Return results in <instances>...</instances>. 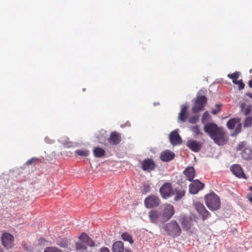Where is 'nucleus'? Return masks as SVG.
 I'll return each mask as SVG.
<instances>
[{
	"label": "nucleus",
	"mask_w": 252,
	"mask_h": 252,
	"mask_svg": "<svg viewBox=\"0 0 252 252\" xmlns=\"http://www.w3.org/2000/svg\"><path fill=\"white\" fill-rule=\"evenodd\" d=\"M246 95H248L250 98H252V94L251 93H247Z\"/></svg>",
	"instance_id": "nucleus-44"
},
{
	"label": "nucleus",
	"mask_w": 252,
	"mask_h": 252,
	"mask_svg": "<svg viewBox=\"0 0 252 252\" xmlns=\"http://www.w3.org/2000/svg\"><path fill=\"white\" fill-rule=\"evenodd\" d=\"M210 138L218 145H223L225 142L226 136L223 129L220 127Z\"/></svg>",
	"instance_id": "nucleus-6"
},
{
	"label": "nucleus",
	"mask_w": 252,
	"mask_h": 252,
	"mask_svg": "<svg viewBox=\"0 0 252 252\" xmlns=\"http://www.w3.org/2000/svg\"><path fill=\"white\" fill-rule=\"evenodd\" d=\"M175 157L174 153L169 151L165 150L162 152L160 155V159L165 162H167L171 160Z\"/></svg>",
	"instance_id": "nucleus-21"
},
{
	"label": "nucleus",
	"mask_w": 252,
	"mask_h": 252,
	"mask_svg": "<svg viewBox=\"0 0 252 252\" xmlns=\"http://www.w3.org/2000/svg\"><path fill=\"white\" fill-rule=\"evenodd\" d=\"M191 182V183L189 185V191L191 194L197 193L204 187V184L198 180H192Z\"/></svg>",
	"instance_id": "nucleus-13"
},
{
	"label": "nucleus",
	"mask_w": 252,
	"mask_h": 252,
	"mask_svg": "<svg viewBox=\"0 0 252 252\" xmlns=\"http://www.w3.org/2000/svg\"><path fill=\"white\" fill-rule=\"evenodd\" d=\"M169 140L173 145H177L181 144L182 139L177 131H172L169 135Z\"/></svg>",
	"instance_id": "nucleus-16"
},
{
	"label": "nucleus",
	"mask_w": 252,
	"mask_h": 252,
	"mask_svg": "<svg viewBox=\"0 0 252 252\" xmlns=\"http://www.w3.org/2000/svg\"><path fill=\"white\" fill-rule=\"evenodd\" d=\"M249 86H250V87L252 88V79L249 81Z\"/></svg>",
	"instance_id": "nucleus-45"
},
{
	"label": "nucleus",
	"mask_w": 252,
	"mask_h": 252,
	"mask_svg": "<svg viewBox=\"0 0 252 252\" xmlns=\"http://www.w3.org/2000/svg\"><path fill=\"white\" fill-rule=\"evenodd\" d=\"M204 199L206 206L211 211L218 210L220 208V199L215 193L212 192L207 194Z\"/></svg>",
	"instance_id": "nucleus-2"
},
{
	"label": "nucleus",
	"mask_w": 252,
	"mask_h": 252,
	"mask_svg": "<svg viewBox=\"0 0 252 252\" xmlns=\"http://www.w3.org/2000/svg\"><path fill=\"white\" fill-rule=\"evenodd\" d=\"M1 238L2 245L5 249L9 250L14 246V238L10 233H3Z\"/></svg>",
	"instance_id": "nucleus-9"
},
{
	"label": "nucleus",
	"mask_w": 252,
	"mask_h": 252,
	"mask_svg": "<svg viewBox=\"0 0 252 252\" xmlns=\"http://www.w3.org/2000/svg\"><path fill=\"white\" fill-rule=\"evenodd\" d=\"M155 167V162L151 158L145 159L141 162V168L145 171L151 172L154 170Z\"/></svg>",
	"instance_id": "nucleus-14"
},
{
	"label": "nucleus",
	"mask_w": 252,
	"mask_h": 252,
	"mask_svg": "<svg viewBox=\"0 0 252 252\" xmlns=\"http://www.w3.org/2000/svg\"><path fill=\"white\" fill-rule=\"evenodd\" d=\"M249 189L252 191V187H250Z\"/></svg>",
	"instance_id": "nucleus-49"
},
{
	"label": "nucleus",
	"mask_w": 252,
	"mask_h": 252,
	"mask_svg": "<svg viewBox=\"0 0 252 252\" xmlns=\"http://www.w3.org/2000/svg\"><path fill=\"white\" fill-rule=\"evenodd\" d=\"M175 197L174 200L176 201H179L185 196L186 189L183 187L176 188L173 191Z\"/></svg>",
	"instance_id": "nucleus-20"
},
{
	"label": "nucleus",
	"mask_w": 252,
	"mask_h": 252,
	"mask_svg": "<svg viewBox=\"0 0 252 252\" xmlns=\"http://www.w3.org/2000/svg\"><path fill=\"white\" fill-rule=\"evenodd\" d=\"M80 240L76 244V249L85 250L88 246L93 247L94 244L93 240L85 233H83L79 237Z\"/></svg>",
	"instance_id": "nucleus-3"
},
{
	"label": "nucleus",
	"mask_w": 252,
	"mask_h": 252,
	"mask_svg": "<svg viewBox=\"0 0 252 252\" xmlns=\"http://www.w3.org/2000/svg\"><path fill=\"white\" fill-rule=\"evenodd\" d=\"M162 220L164 222L167 221L175 213L174 208L170 204L166 203L163 205L162 209L161 211Z\"/></svg>",
	"instance_id": "nucleus-4"
},
{
	"label": "nucleus",
	"mask_w": 252,
	"mask_h": 252,
	"mask_svg": "<svg viewBox=\"0 0 252 252\" xmlns=\"http://www.w3.org/2000/svg\"><path fill=\"white\" fill-rule=\"evenodd\" d=\"M194 206L198 214L201 217L203 221H204L210 217V213L202 203L196 202L194 204Z\"/></svg>",
	"instance_id": "nucleus-10"
},
{
	"label": "nucleus",
	"mask_w": 252,
	"mask_h": 252,
	"mask_svg": "<svg viewBox=\"0 0 252 252\" xmlns=\"http://www.w3.org/2000/svg\"><path fill=\"white\" fill-rule=\"evenodd\" d=\"M148 216L151 223L155 224L164 223L162 220L161 213L157 210L153 209L150 211L148 213Z\"/></svg>",
	"instance_id": "nucleus-11"
},
{
	"label": "nucleus",
	"mask_w": 252,
	"mask_h": 252,
	"mask_svg": "<svg viewBox=\"0 0 252 252\" xmlns=\"http://www.w3.org/2000/svg\"><path fill=\"white\" fill-rule=\"evenodd\" d=\"M113 252H124V244L122 241H117L113 244Z\"/></svg>",
	"instance_id": "nucleus-26"
},
{
	"label": "nucleus",
	"mask_w": 252,
	"mask_h": 252,
	"mask_svg": "<svg viewBox=\"0 0 252 252\" xmlns=\"http://www.w3.org/2000/svg\"><path fill=\"white\" fill-rule=\"evenodd\" d=\"M234 84L238 85V87L239 90H242L244 88L245 84L242 82V80H238Z\"/></svg>",
	"instance_id": "nucleus-36"
},
{
	"label": "nucleus",
	"mask_w": 252,
	"mask_h": 252,
	"mask_svg": "<svg viewBox=\"0 0 252 252\" xmlns=\"http://www.w3.org/2000/svg\"><path fill=\"white\" fill-rule=\"evenodd\" d=\"M187 179L189 181H192L195 177V172L193 167L188 166L183 171Z\"/></svg>",
	"instance_id": "nucleus-22"
},
{
	"label": "nucleus",
	"mask_w": 252,
	"mask_h": 252,
	"mask_svg": "<svg viewBox=\"0 0 252 252\" xmlns=\"http://www.w3.org/2000/svg\"><path fill=\"white\" fill-rule=\"evenodd\" d=\"M93 152L94 156L96 158H102L105 155V151L98 147H94Z\"/></svg>",
	"instance_id": "nucleus-25"
},
{
	"label": "nucleus",
	"mask_w": 252,
	"mask_h": 252,
	"mask_svg": "<svg viewBox=\"0 0 252 252\" xmlns=\"http://www.w3.org/2000/svg\"><path fill=\"white\" fill-rule=\"evenodd\" d=\"M207 101V98L204 95H199L196 97L194 103V106L192 108V111L194 113H197L199 112L204 110Z\"/></svg>",
	"instance_id": "nucleus-5"
},
{
	"label": "nucleus",
	"mask_w": 252,
	"mask_h": 252,
	"mask_svg": "<svg viewBox=\"0 0 252 252\" xmlns=\"http://www.w3.org/2000/svg\"><path fill=\"white\" fill-rule=\"evenodd\" d=\"M220 127L215 123H208L204 125V130L211 137Z\"/></svg>",
	"instance_id": "nucleus-15"
},
{
	"label": "nucleus",
	"mask_w": 252,
	"mask_h": 252,
	"mask_svg": "<svg viewBox=\"0 0 252 252\" xmlns=\"http://www.w3.org/2000/svg\"><path fill=\"white\" fill-rule=\"evenodd\" d=\"M240 121H239V123H238L236 125V126L235 130V134H238L241 131L242 125Z\"/></svg>",
	"instance_id": "nucleus-35"
},
{
	"label": "nucleus",
	"mask_w": 252,
	"mask_h": 252,
	"mask_svg": "<svg viewBox=\"0 0 252 252\" xmlns=\"http://www.w3.org/2000/svg\"><path fill=\"white\" fill-rule=\"evenodd\" d=\"M125 252H132L130 249H126Z\"/></svg>",
	"instance_id": "nucleus-47"
},
{
	"label": "nucleus",
	"mask_w": 252,
	"mask_h": 252,
	"mask_svg": "<svg viewBox=\"0 0 252 252\" xmlns=\"http://www.w3.org/2000/svg\"><path fill=\"white\" fill-rule=\"evenodd\" d=\"M250 72L251 73H252V68L250 69Z\"/></svg>",
	"instance_id": "nucleus-50"
},
{
	"label": "nucleus",
	"mask_w": 252,
	"mask_h": 252,
	"mask_svg": "<svg viewBox=\"0 0 252 252\" xmlns=\"http://www.w3.org/2000/svg\"><path fill=\"white\" fill-rule=\"evenodd\" d=\"M144 203L146 208L151 209L158 207L160 203V200L158 196L151 194L145 199Z\"/></svg>",
	"instance_id": "nucleus-7"
},
{
	"label": "nucleus",
	"mask_w": 252,
	"mask_h": 252,
	"mask_svg": "<svg viewBox=\"0 0 252 252\" xmlns=\"http://www.w3.org/2000/svg\"><path fill=\"white\" fill-rule=\"evenodd\" d=\"M159 192L161 197L164 199H167L174 195L173 188L170 183H164L159 189Z\"/></svg>",
	"instance_id": "nucleus-8"
},
{
	"label": "nucleus",
	"mask_w": 252,
	"mask_h": 252,
	"mask_svg": "<svg viewBox=\"0 0 252 252\" xmlns=\"http://www.w3.org/2000/svg\"><path fill=\"white\" fill-rule=\"evenodd\" d=\"M187 145L192 151L198 152L202 148V144L193 140L188 141Z\"/></svg>",
	"instance_id": "nucleus-17"
},
{
	"label": "nucleus",
	"mask_w": 252,
	"mask_h": 252,
	"mask_svg": "<svg viewBox=\"0 0 252 252\" xmlns=\"http://www.w3.org/2000/svg\"><path fill=\"white\" fill-rule=\"evenodd\" d=\"M0 252H3V250L1 249H0Z\"/></svg>",
	"instance_id": "nucleus-51"
},
{
	"label": "nucleus",
	"mask_w": 252,
	"mask_h": 252,
	"mask_svg": "<svg viewBox=\"0 0 252 252\" xmlns=\"http://www.w3.org/2000/svg\"><path fill=\"white\" fill-rule=\"evenodd\" d=\"M122 238L124 241H128L130 244H132L133 243L132 236L127 232L123 233L122 235Z\"/></svg>",
	"instance_id": "nucleus-31"
},
{
	"label": "nucleus",
	"mask_w": 252,
	"mask_h": 252,
	"mask_svg": "<svg viewBox=\"0 0 252 252\" xmlns=\"http://www.w3.org/2000/svg\"><path fill=\"white\" fill-rule=\"evenodd\" d=\"M220 106H221V105L220 104H217L216 105V107L217 108L216 109L219 110L220 111Z\"/></svg>",
	"instance_id": "nucleus-43"
},
{
	"label": "nucleus",
	"mask_w": 252,
	"mask_h": 252,
	"mask_svg": "<svg viewBox=\"0 0 252 252\" xmlns=\"http://www.w3.org/2000/svg\"><path fill=\"white\" fill-rule=\"evenodd\" d=\"M75 153L80 156L87 157L89 154V151L88 150L79 149L76 150Z\"/></svg>",
	"instance_id": "nucleus-32"
},
{
	"label": "nucleus",
	"mask_w": 252,
	"mask_h": 252,
	"mask_svg": "<svg viewBox=\"0 0 252 252\" xmlns=\"http://www.w3.org/2000/svg\"><path fill=\"white\" fill-rule=\"evenodd\" d=\"M190 129L193 133L195 136L198 135H203V133L200 131L199 126H191L190 127Z\"/></svg>",
	"instance_id": "nucleus-33"
},
{
	"label": "nucleus",
	"mask_w": 252,
	"mask_h": 252,
	"mask_svg": "<svg viewBox=\"0 0 252 252\" xmlns=\"http://www.w3.org/2000/svg\"><path fill=\"white\" fill-rule=\"evenodd\" d=\"M151 190V187L149 185H144L143 186V192L144 193H147L148 192H149Z\"/></svg>",
	"instance_id": "nucleus-37"
},
{
	"label": "nucleus",
	"mask_w": 252,
	"mask_h": 252,
	"mask_svg": "<svg viewBox=\"0 0 252 252\" xmlns=\"http://www.w3.org/2000/svg\"><path fill=\"white\" fill-rule=\"evenodd\" d=\"M104 145H107V144L106 143H104Z\"/></svg>",
	"instance_id": "nucleus-52"
},
{
	"label": "nucleus",
	"mask_w": 252,
	"mask_h": 252,
	"mask_svg": "<svg viewBox=\"0 0 252 252\" xmlns=\"http://www.w3.org/2000/svg\"><path fill=\"white\" fill-rule=\"evenodd\" d=\"M240 75V73L239 72L235 71L232 74H228L227 77L232 79L233 83L234 84L236 83L237 79L239 77Z\"/></svg>",
	"instance_id": "nucleus-30"
},
{
	"label": "nucleus",
	"mask_w": 252,
	"mask_h": 252,
	"mask_svg": "<svg viewBox=\"0 0 252 252\" xmlns=\"http://www.w3.org/2000/svg\"><path fill=\"white\" fill-rule=\"evenodd\" d=\"M188 107L186 105H182L180 113L179 114V119L182 122H184L188 117L187 113Z\"/></svg>",
	"instance_id": "nucleus-23"
},
{
	"label": "nucleus",
	"mask_w": 252,
	"mask_h": 252,
	"mask_svg": "<svg viewBox=\"0 0 252 252\" xmlns=\"http://www.w3.org/2000/svg\"><path fill=\"white\" fill-rule=\"evenodd\" d=\"M240 107L245 116L250 115L249 114L252 110V105H248L246 107V104L245 103H242L240 105Z\"/></svg>",
	"instance_id": "nucleus-27"
},
{
	"label": "nucleus",
	"mask_w": 252,
	"mask_h": 252,
	"mask_svg": "<svg viewBox=\"0 0 252 252\" xmlns=\"http://www.w3.org/2000/svg\"><path fill=\"white\" fill-rule=\"evenodd\" d=\"M181 223L183 227V228L185 230H188L190 229L191 226V219L188 218L187 217L183 216L181 219Z\"/></svg>",
	"instance_id": "nucleus-24"
},
{
	"label": "nucleus",
	"mask_w": 252,
	"mask_h": 252,
	"mask_svg": "<svg viewBox=\"0 0 252 252\" xmlns=\"http://www.w3.org/2000/svg\"><path fill=\"white\" fill-rule=\"evenodd\" d=\"M162 229L167 235L173 238L178 237L182 232L180 226L175 220H171L169 223L164 224L162 226Z\"/></svg>",
	"instance_id": "nucleus-1"
},
{
	"label": "nucleus",
	"mask_w": 252,
	"mask_h": 252,
	"mask_svg": "<svg viewBox=\"0 0 252 252\" xmlns=\"http://www.w3.org/2000/svg\"><path fill=\"white\" fill-rule=\"evenodd\" d=\"M44 252H62V251L55 247H47L44 250Z\"/></svg>",
	"instance_id": "nucleus-34"
},
{
	"label": "nucleus",
	"mask_w": 252,
	"mask_h": 252,
	"mask_svg": "<svg viewBox=\"0 0 252 252\" xmlns=\"http://www.w3.org/2000/svg\"><path fill=\"white\" fill-rule=\"evenodd\" d=\"M37 160H38V159L37 158H32L31 159L28 160L27 161L26 163H27V165H30V164H32L33 162H34V161H36Z\"/></svg>",
	"instance_id": "nucleus-40"
},
{
	"label": "nucleus",
	"mask_w": 252,
	"mask_h": 252,
	"mask_svg": "<svg viewBox=\"0 0 252 252\" xmlns=\"http://www.w3.org/2000/svg\"><path fill=\"white\" fill-rule=\"evenodd\" d=\"M100 252H110L107 248L104 247L101 249Z\"/></svg>",
	"instance_id": "nucleus-41"
},
{
	"label": "nucleus",
	"mask_w": 252,
	"mask_h": 252,
	"mask_svg": "<svg viewBox=\"0 0 252 252\" xmlns=\"http://www.w3.org/2000/svg\"><path fill=\"white\" fill-rule=\"evenodd\" d=\"M239 121H240L239 118H232L229 120L226 123L227 127L229 129H234L236 124L239 123Z\"/></svg>",
	"instance_id": "nucleus-28"
},
{
	"label": "nucleus",
	"mask_w": 252,
	"mask_h": 252,
	"mask_svg": "<svg viewBox=\"0 0 252 252\" xmlns=\"http://www.w3.org/2000/svg\"><path fill=\"white\" fill-rule=\"evenodd\" d=\"M121 141V137L120 133L116 131L112 132L110 133L109 138L108 139V142L113 145L119 144Z\"/></svg>",
	"instance_id": "nucleus-18"
},
{
	"label": "nucleus",
	"mask_w": 252,
	"mask_h": 252,
	"mask_svg": "<svg viewBox=\"0 0 252 252\" xmlns=\"http://www.w3.org/2000/svg\"><path fill=\"white\" fill-rule=\"evenodd\" d=\"M220 111L219 110H218V109H214V110H212V111H211V113L213 114H214V115H216L217 114V113H218Z\"/></svg>",
	"instance_id": "nucleus-42"
},
{
	"label": "nucleus",
	"mask_w": 252,
	"mask_h": 252,
	"mask_svg": "<svg viewBox=\"0 0 252 252\" xmlns=\"http://www.w3.org/2000/svg\"><path fill=\"white\" fill-rule=\"evenodd\" d=\"M44 241V239H43V238H40V239H39V242L40 243H42V242H43V241Z\"/></svg>",
	"instance_id": "nucleus-48"
},
{
	"label": "nucleus",
	"mask_w": 252,
	"mask_h": 252,
	"mask_svg": "<svg viewBox=\"0 0 252 252\" xmlns=\"http://www.w3.org/2000/svg\"><path fill=\"white\" fill-rule=\"evenodd\" d=\"M198 120V117L196 116H193L190 117L189 120V122L190 124H194L196 123L197 120Z\"/></svg>",
	"instance_id": "nucleus-38"
},
{
	"label": "nucleus",
	"mask_w": 252,
	"mask_h": 252,
	"mask_svg": "<svg viewBox=\"0 0 252 252\" xmlns=\"http://www.w3.org/2000/svg\"><path fill=\"white\" fill-rule=\"evenodd\" d=\"M243 126L244 128H251L252 126V114L247 116L245 118L243 123Z\"/></svg>",
	"instance_id": "nucleus-29"
},
{
	"label": "nucleus",
	"mask_w": 252,
	"mask_h": 252,
	"mask_svg": "<svg viewBox=\"0 0 252 252\" xmlns=\"http://www.w3.org/2000/svg\"><path fill=\"white\" fill-rule=\"evenodd\" d=\"M209 117V114L207 112H205L204 114H203V117H202V123H204V121L205 120H206L207 121L208 118Z\"/></svg>",
	"instance_id": "nucleus-39"
},
{
	"label": "nucleus",
	"mask_w": 252,
	"mask_h": 252,
	"mask_svg": "<svg viewBox=\"0 0 252 252\" xmlns=\"http://www.w3.org/2000/svg\"><path fill=\"white\" fill-rule=\"evenodd\" d=\"M237 151H242L241 153L243 158L245 160H249L252 158V151L249 147H246L244 142L239 144L237 147Z\"/></svg>",
	"instance_id": "nucleus-12"
},
{
	"label": "nucleus",
	"mask_w": 252,
	"mask_h": 252,
	"mask_svg": "<svg viewBox=\"0 0 252 252\" xmlns=\"http://www.w3.org/2000/svg\"><path fill=\"white\" fill-rule=\"evenodd\" d=\"M248 197L249 198V201L251 202H252V197L250 196V195H248Z\"/></svg>",
	"instance_id": "nucleus-46"
},
{
	"label": "nucleus",
	"mask_w": 252,
	"mask_h": 252,
	"mask_svg": "<svg viewBox=\"0 0 252 252\" xmlns=\"http://www.w3.org/2000/svg\"><path fill=\"white\" fill-rule=\"evenodd\" d=\"M230 169L232 173L236 176L241 178L246 179L245 174L244 173L242 168L239 165H233L231 166Z\"/></svg>",
	"instance_id": "nucleus-19"
}]
</instances>
